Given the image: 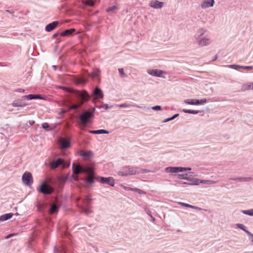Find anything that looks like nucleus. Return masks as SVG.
<instances>
[{
  "mask_svg": "<svg viewBox=\"0 0 253 253\" xmlns=\"http://www.w3.org/2000/svg\"><path fill=\"white\" fill-rule=\"evenodd\" d=\"M61 88L70 93L71 97L75 98L76 99H75V101H79L78 103L73 104L70 105L69 107V110L77 109L81 107L84 102H86L90 99V96L85 90L80 91L63 86Z\"/></svg>",
  "mask_w": 253,
  "mask_h": 253,
  "instance_id": "1",
  "label": "nucleus"
},
{
  "mask_svg": "<svg viewBox=\"0 0 253 253\" xmlns=\"http://www.w3.org/2000/svg\"><path fill=\"white\" fill-rule=\"evenodd\" d=\"M95 108H93L92 110H86L79 116V119L82 124L85 125L91 122V119L94 117Z\"/></svg>",
  "mask_w": 253,
  "mask_h": 253,
  "instance_id": "2",
  "label": "nucleus"
},
{
  "mask_svg": "<svg viewBox=\"0 0 253 253\" xmlns=\"http://www.w3.org/2000/svg\"><path fill=\"white\" fill-rule=\"evenodd\" d=\"M91 199L89 196H86L84 199L83 200V205L79 207V209L82 213L85 215H88L92 212L90 210Z\"/></svg>",
  "mask_w": 253,
  "mask_h": 253,
  "instance_id": "3",
  "label": "nucleus"
},
{
  "mask_svg": "<svg viewBox=\"0 0 253 253\" xmlns=\"http://www.w3.org/2000/svg\"><path fill=\"white\" fill-rule=\"evenodd\" d=\"M37 190L39 192L43 195H50L54 192L55 189L44 181L37 187Z\"/></svg>",
  "mask_w": 253,
  "mask_h": 253,
  "instance_id": "4",
  "label": "nucleus"
},
{
  "mask_svg": "<svg viewBox=\"0 0 253 253\" xmlns=\"http://www.w3.org/2000/svg\"><path fill=\"white\" fill-rule=\"evenodd\" d=\"M137 168L131 166H125L122 168L121 170L118 172V174L120 176H127L139 173L140 170H137Z\"/></svg>",
  "mask_w": 253,
  "mask_h": 253,
  "instance_id": "5",
  "label": "nucleus"
},
{
  "mask_svg": "<svg viewBox=\"0 0 253 253\" xmlns=\"http://www.w3.org/2000/svg\"><path fill=\"white\" fill-rule=\"evenodd\" d=\"M96 179L102 184L106 183L112 187L114 186L115 184V180L112 177H104L98 176L96 177Z\"/></svg>",
  "mask_w": 253,
  "mask_h": 253,
  "instance_id": "6",
  "label": "nucleus"
},
{
  "mask_svg": "<svg viewBox=\"0 0 253 253\" xmlns=\"http://www.w3.org/2000/svg\"><path fill=\"white\" fill-rule=\"evenodd\" d=\"M22 180L27 186H30L33 183L32 175L30 172H25L22 175Z\"/></svg>",
  "mask_w": 253,
  "mask_h": 253,
  "instance_id": "7",
  "label": "nucleus"
},
{
  "mask_svg": "<svg viewBox=\"0 0 253 253\" xmlns=\"http://www.w3.org/2000/svg\"><path fill=\"white\" fill-rule=\"evenodd\" d=\"M184 103L186 104L196 105L199 104H202L207 102V99L205 98L202 99H189L184 100Z\"/></svg>",
  "mask_w": 253,
  "mask_h": 253,
  "instance_id": "8",
  "label": "nucleus"
},
{
  "mask_svg": "<svg viewBox=\"0 0 253 253\" xmlns=\"http://www.w3.org/2000/svg\"><path fill=\"white\" fill-rule=\"evenodd\" d=\"M25 100V98H24V96H23L21 99L13 101L12 103V105L14 107H24L28 105V103L26 102Z\"/></svg>",
  "mask_w": 253,
  "mask_h": 253,
  "instance_id": "9",
  "label": "nucleus"
},
{
  "mask_svg": "<svg viewBox=\"0 0 253 253\" xmlns=\"http://www.w3.org/2000/svg\"><path fill=\"white\" fill-rule=\"evenodd\" d=\"M215 3L214 0H203L201 3V7L203 9L212 7Z\"/></svg>",
  "mask_w": 253,
  "mask_h": 253,
  "instance_id": "10",
  "label": "nucleus"
},
{
  "mask_svg": "<svg viewBox=\"0 0 253 253\" xmlns=\"http://www.w3.org/2000/svg\"><path fill=\"white\" fill-rule=\"evenodd\" d=\"M64 160L62 159H57L50 163V167L51 169H55L58 168L59 166H61Z\"/></svg>",
  "mask_w": 253,
  "mask_h": 253,
  "instance_id": "11",
  "label": "nucleus"
},
{
  "mask_svg": "<svg viewBox=\"0 0 253 253\" xmlns=\"http://www.w3.org/2000/svg\"><path fill=\"white\" fill-rule=\"evenodd\" d=\"M148 73L149 75H152L153 76H155V77H162V75L165 72L160 70L152 69L151 70L148 71Z\"/></svg>",
  "mask_w": 253,
  "mask_h": 253,
  "instance_id": "12",
  "label": "nucleus"
},
{
  "mask_svg": "<svg viewBox=\"0 0 253 253\" xmlns=\"http://www.w3.org/2000/svg\"><path fill=\"white\" fill-rule=\"evenodd\" d=\"M150 6L154 8H161L164 5V2H161L157 0H153L151 1L149 3Z\"/></svg>",
  "mask_w": 253,
  "mask_h": 253,
  "instance_id": "13",
  "label": "nucleus"
},
{
  "mask_svg": "<svg viewBox=\"0 0 253 253\" xmlns=\"http://www.w3.org/2000/svg\"><path fill=\"white\" fill-rule=\"evenodd\" d=\"M197 42L198 44L201 46L209 45L211 43V41L208 38L197 39L196 38Z\"/></svg>",
  "mask_w": 253,
  "mask_h": 253,
  "instance_id": "14",
  "label": "nucleus"
},
{
  "mask_svg": "<svg viewBox=\"0 0 253 253\" xmlns=\"http://www.w3.org/2000/svg\"><path fill=\"white\" fill-rule=\"evenodd\" d=\"M85 160H89L93 155V153L91 151H86L81 153L80 155Z\"/></svg>",
  "mask_w": 253,
  "mask_h": 253,
  "instance_id": "15",
  "label": "nucleus"
},
{
  "mask_svg": "<svg viewBox=\"0 0 253 253\" xmlns=\"http://www.w3.org/2000/svg\"><path fill=\"white\" fill-rule=\"evenodd\" d=\"M93 94L95 95L97 97V98L99 99H103L104 97V94L103 93L102 91L98 87H96L94 88Z\"/></svg>",
  "mask_w": 253,
  "mask_h": 253,
  "instance_id": "16",
  "label": "nucleus"
},
{
  "mask_svg": "<svg viewBox=\"0 0 253 253\" xmlns=\"http://www.w3.org/2000/svg\"><path fill=\"white\" fill-rule=\"evenodd\" d=\"M58 23V21H53L47 24L45 27V31L47 32H51L57 26Z\"/></svg>",
  "mask_w": 253,
  "mask_h": 253,
  "instance_id": "17",
  "label": "nucleus"
},
{
  "mask_svg": "<svg viewBox=\"0 0 253 253\" xmlns=\"http://www.w3.org/2000/svg\"><path fill=\"white\" fill-rule=\"evenodd\" d=\"M93 171V169L92 167L89 166L84 167L81 166V173H87L89 174L91 173Z\"/></svg>",
  "mask_w": 253,
  "mask_h": 253,
  "instance_id": "18",
  "label": "nucleus"
},
{
  "mask_svg": "<svg viewBox=\"0 0 253 253\" xmlns=\"http://www.w3.org/2000/svg\"><path fill=\"white\" fill-rule=\"evenodd\" d=\"M94 173L93 171L91 173L88 174V177L84 179V181L86 184H92L94 182V179L96 177L94 176Z\"/></svg>",
  "mask_w": 253,
  "mask_h": 253,
  "instance_id": "19",
  "label": "nucleus"
},
{
  "mask_svg": "<svg viewBox=\"0 0 253 253\" xmlns=\"http://www.w3.org/2000/svg\"><path fill=\"white\" fill-rule=\"evenodd\" d=\"M59 209V207L57 205L52 204L50 206L49 213L51 214L56 213L58 211Z\"/></svg>",
  "mask_w": 253,
  "mask_h": 253,
  "instance_id": "20",
  "label": "nucleus"
},
{
  "mask_svg": "<svg viewBox=\"0 0 253 253\" xmlns=\"http://www.w3.org/2000/svg\"><path fill=\"white\" fill-rule=\"evenodd\" d=\"M230 180H234V181H239L240 182H247L253 180V178L251 177H232L229 178Z\"/></svg>",
  "mask_w": 253,
  "mask_h": 253,
  "instance_id": "21",
  "label": "nucleus"
},
{
  "mask_svg": "<svg viewBox=\"0 0 253 253\" xmlns=\"http://www.w3.org/2000/svg\"><path fill=\"white\" fill-rule=\"evenodd\" d=\"M61 147L62 149H66L70 146V139H62L60 142Z\"/></svg>",
  "mask_w": 253,
  "mask_h": 253,
  "instance_id": "22",
  "label": "nucleus"
},
{
  "mask_svg": "<svg viewBox=\"0 0 253 253\" xmlns=\"http://www.w3.org/2000/svg\"><path fill=\"white\" fill-rule=\"evenodd\" d=\"M13 215L12 213H5L0 216V222H3L10 219Z\"/></svg>",
  "mask_w": 253,
  "mask_h": 253,
  "instance_id": "23",
  "label": "nucleus"
},
{
  "mask_svg": "<svg viewBox=\"0 0 253 253\" xmlns=\"http://www.w3.org/2000/svg\"><path fill=\"white\" fill-rule=\"evenodd\" d=\"M76 30L74 28L67 29L64 32L60 33V35L62 37L70 36L72 35L73 33Z\"/></svg>",
  "mask_w": 253,
  "mask_h": 253,
  "instance_id": "24",
  "label": "nucleus"
},
{
  "mask_svg": "<svg viewBox=\"0 0 253 253\" xmlns=\"http://www.w3.org/2000/svg\"><path fill=\"white\" fill-rule=\"evenodd\" d=\"M80 169H81V165H76L75 163L73 164L72 170H73V172L74 174H79L81 173Z\"/></svg>",
  "mask_w": 253,
  "mask_h": 253,
  "instance_id": "25",
  "label": "nucleus"
},
{
  "mask_svg": "<svg viewBox=\"0 0 253 253\" xmlns=\"http://www.w3.org/2000/svg\"><path fill=\"white\" fill-rule=\"evenodd\" d=\"M116 106H118L120 108H127V107H129L130 106H133V107H136L137 108H143L142 107H141L138 105H137L136 104L131 105L129 104L124 103V104H121L120 105H116Z\"/></svg>",
  "mask_w": 253,
  "mask_h": 253,
  "instance_id": "26",
  "label": "nucleus"
},
{
  "mask_svg": "<svg viewBox=\"0 0 253 253\" xmlns=\"http://www.w3.org/2000/svg\"><path fill=\"white\" fill-rule=\"evenodd\" d=\"M89 132L91 134H108L109 131L105 129H98L95 130H90Z\"/></svg>",
  "mask_w": 253,
  "mask_h": 253,
  "instance_id": "27",
  "label": "nucleus"
},
{
  "mask_svg": "<svg viewBox=\"0 0 253 253\" xmlns=\"http://www.w3.org/2000/svg\"><path fill=\"white\" fill-rule=\"evenodd\" d=\"M167 173H177V167H169L165 169Z\"/></svg>",
  "mask_w": 253,
  "mask_h": 253,
  "instance_id": "28",
  "label": "nucleus"
},
{
  "mask_svg": "<svg viewBox=\"0 0 253 253\" xmlns=\"http://www.w3.org/2000/svg\"><path fill=\"white\" fill-rule=\"evenodd\" d=\"M182 112L185 113L191 114H197L200 113L201 111H197V110H188V109H183Z\"/></svg>",
  "mask_w": 253,
  "mask_h": 253,
  "instance_id": "29",
  "label": "nucleus"
},
{
  "mask_svg": "<svg viewBox=\"0 0 253 253\" xmlns=\"http://www.w3.org/2000/svg\"><path fill=\"white\" fill-rule=\"evenodd\" d=\"M200 182L203 184H215L217 183V181H213V180H201L200 181Z\"/></svg>",
  "mask_w": 253,
  "mask_h": 253,
  "instance_id": "30",
  "label": "nucleus"
},
{
  "mask_svg": "<svg viewBox=\"0 0 253 253\" xmlns=\"http://www.w3.org/2000/svg\"><path fill=\"white\" fill-rule=\"evenodd\" d=\"M242 213L244 214L253 216V209H251L249 210H244L242 211Z\"/></svg>",
  "mask_w": 253,
  "mask_h": 253,
  "instance_id": "31",
  "label": "nucleus"
},
{
  "mask_svg": "<svg viewBox=\"0 0 253 253\" xmlns=\"http://www.w3.org/2000/svg\"><path fill=\"white\" fill-rule=\"evenodd\" d=\"M118 7V5L116 4L113 6L109 7L106 9V12H113L115 10H116Z\"/></svg>",
  "mask_w": 253,
  "mask_h": 253,
  "instance_id": "32",
  "label": "nucleus"
},
{
  "mask_svg": "<svg viewBox=\"0 0 253 253\" xmlns=\"http://www.w3.org/2000/svg\"><path fill=\"white\" fill-rule=\"evenodd\" d=\"M83 3L85 4L90 6H93L94 5V2L92 0H86L85 1H84Z\"/></svg>",
  "mask_w": 253,
  "mask_h": 253,
  "instance_id": "33",
  "label": "nucleus"
},
{
  "mask_svg": "<svg viewBox=\"0 0 253 253\" xmlns=\"http://www.w3.org/2000/svg\"><path fill=\"white\" fill-rule=\"evenodd\" d=\"M90 77L92 78H95L98 77L99 76V71L98 70H95L92 73L90 74Z\"/></svg>",
  "mask_w": 253,
  "mask_h": 253,
  "instance_id": "34",
  "label": "nucleus"
},
{
  "mask_svg": "<svg viewBox=\"0 0 253 253\" xmlns=\"http://www.w3.org/2000/svg\"><path fill=\"white\" fill-rule=\"evenodd\" d=\"M253 83L250 84H244L242 86V88L243 89H253Z\"/></svg>",
  "mask_w": 253,
  "mask_h": 253,
  "instance_id": "35",
  "label": "nucleus"
},
{
  "mask_svg": "<svg viewBox=\"0 0 253 253\" xmlns=\"http://www.w3.org/2000/svg\"><path fill=\"white\" fill-rule=\"evenodd\" d=\"M231 68L234 69L237 71H240L242 68V66H240L239 65L232 64L230 65Z\"/></svg>",
  "mask_w": 253,
  "mask_h": 253,
  "instance_id": "36",
  "label": "nucleus"
},
{
  "mask_svg": "<svg viewBox=\"0 0 253 253\" xmlns=\"http://www.w3.org/2000/svg\"><path fill=\"white\" fill-rule=\"evenodd\" d=\"M236 226H237V227H238L239 228H240L241 230H243L246 233V231H248L247 230H246V226L244 224H243L237 223L236 224Z\"/></svg>",
  "mask_w": 253,
  "mask_h": 253,
  "instance_id": "37",
  "label": "nucleus"
},
{
  "mask_svg": "<svg viewBox=\"0 0 253 253\" xmlns=\"http://www.w3.org/2000/svg\"><path fill=\"white\" fill-rule=\"evenodd\" d=\"M145 211H146V212L147 214L148 215H149V216H150V217L151 218L152 220L153 221H154L155 220V218H154V217L152 215V214H151V212L150 210L149 209H147V208H145Z\"/></svg>",
  "mask_w": 253,
  "mask_h": 253,
  "instance_id": "38",
  "label": "nucleus"
},
{
  "mask_svg": "<svg viewBox=\"0 0 253 253\" xmlns=\"http://www.w3.org/2000/svg\"><path fill=\"white\" fill-rule=\"evenodd\" d=\"M246 233L248 235L249 239L253 243V234L249 231H247Z\"/></svg>",
  "mask_w": 253,
  "mask_h": 253,
  "instance_id": "39",
  "label": "nucleus"
},
{
  "mask_svg": "<svg viewBox=\"0 0 253 253\" xmlns=\"http://www.w3.org/2000/svg\"><path fill=\"white\" fill-rule=\"evenodd\" d=\"M206 30L204 29H200L198 31V34H199V36L201 37L205 33Z\"/></svg>",
  "mask_w": 253,
  "mask_h": 253,
  "instance_id": "40",
  "label": "nucleus"
},
{
  "mask_svg": "<svg viewBox=\"0 0 253 253\" xmlns=\"http://www.w3.org/2000/svg\"><path fill=\"white\" fill-rule=\"evenodd\" d=\"M253 69V67L252 66H242V69L247 70V71H251Z\"/></svg>",
  "mask_w": 253,
  "mask_h": 253,
  "instance_id": "41",
  "label": "nucleus"
},
{
  "mask_svg": "<svg viewBox=\"0 0 253 253\" xmlns=\"http://www.w3.org/2000/svg\"><path fill=\"white\" fill-rule=\"evenodd\" d=\"M33 94H29V95H24V98H25V99H27V100H32V99H33Z\"/></svg>",
  "mask_w": 253,
  "mask_h": 253,
  "instance_id": "42",
  "label": "nucleus"
},
{
  "mask_svg": "<svg viewBox=\"0 0 253 253\" xmlns=\"http://www.w3.org/2000/svg\"><path fill=\"white\" fill-rule=\"evenodd\" d=\"M119 72L121 76L125 77H126V75L124 73V69L123 68H119L118 69Z\"/></svg>",
  "mask_w": 253,
  "mask_h": 253,
  "instance_id": "43",
  "label": "nucleus"
},
{
  "mask_svg": "<svg viewBox=\"0 0 253 253\" xmlns=\"http://www.w3.org/2000/svg\"><path fill=\"white\" fill-rule=\"evenodd\" d=\"M179 204L183 207L191 208V205L184 203L179 202Z\"/></svg>",
  "mask_w": 253,
  "mask_h": 253,
  "instance_id": "44",
  "label": "nucleus"
},
{
  "mask_svg": "<svg viewBox=\"0 0 253 253\" xmlns=\"http://www.w3.org/2000/svg\"><path fill=\"white\" fill-rule=\"evenodd\" d=\"M70 165V162H65L64 161L63 164L61 165L63 168H66L69 167Z\"/></svg>",
  "mask_w": 253,
  "mask_h": 253,
  "instance_id": "45",
  "label": "nucleus"
},
{
  "mask_svg": "<svg viewBox=\"0 0 253 253\" xmlns=\"http://www.w3.org/2000/svg\"><path fill=\"white\" fill-rule=\"evenodd\" d=\"M112 106H109L108 104H105L103 106L99 107V108H100L102 107L104 108L105 110H107L108 109L112 108Z\"/></svg>",
  "mask_w": 253,
  "mask_h": 253,
  "instance_id": "46",
  "label": "nucleus"
},
{
  "mask_svg": "<svg viewBox=\"0 0 253 253\" xmlns=\"http://www.w3.org/2000/svg\"><path fill=\"white\" fill-rule=\"evenodd\" d=\"M185 171V168L183 167H177V173Z\"/></svg>",
  "mask_w": 253,
  "mask_h": 253,
  "instance_id": "47",
  "label": "nucleus"
},
{
  "mask_svg": "<svg viewBox=\"0 0 253 253\" xmlns=\"http://www.w3.org/2000/svg\"><path fill=\"white\" fill-rule=\"evenodd\" d=\"M186 175H187V174L186 175H184V174H178V177L179 179H188V178H187Z\"/></svg>",
  "mask_w": 253,
  "mask_h": 253,
  "instance_id": "48",
  "label": "nucleus"
},
{
  "mask_svg": "<svg viewBox=\"0 0 253 253\" xmlns=\"http://www.w3.org/2000/svg\"><path fill=\"white\" fill-rule=\"evenodd\" d=\"M151 109L153 110H155V111H159V110H161V107L160 106H159V105H157V106H154V107H152L151 108Z\"/></svg>",
  "mask_w": 253,
  "mask_h": 253,
  "instance_id": "49",
  "label": "nucleus"
},
{
  "mask_svg": "<svg viewBox=\"0 0 253 253\" xmlns=\"http://www.w3.org/2000/svg\"><path fill=\"white\" fill-rule=\"evenodd\" d=\"M33 99H42L43 98V97L40 94H33Z\"/></svg>",
  "mask_w": 253,
  "mask_h": 253,
  "instance_id": "50",
  "label": "nucleus"
},
{
  "mask_svg": "<svg viewBox=\"0 0 253 253\" xmlns=\"http://www.w3.org/2000/svg\"><path fill=\"white\" fill-rule=\"evenodd\" d=\"M201 180H200V179H196V178L194 179H193L194 183H193V184H194V185H199V184H200V183H201L200 182V181H201Z\"/></svg>",
  "mask_w": 253,
  "mask_h": 253,
  "instance_id": "51",
  "label": "nucleus"
},
{
  "mask_svg": "<svg viewBox=\"0 0 253 253\" xmlns=\"http://www.w3.org/2000/svg\"><path fill=\"white\" fill-rule=\"evenodd\" d=\"M42 127L44 129H47L49 127V125L47 123H44L42 124Z\"/></svg>",
  "mask_w": 253,
  "mask_h": 253,
  "instance_id": "52",
  "label": "nucleus"
},
{
  "mask_svg": "<svg viewBox=\"0 0 253 253\" xmlns=\"http://www.w3.org/2000/svg\"><path fill=\"white\" fill-rule=\"evenodd\" d=\"M191 209H193L198 211H202L203 209L200 207L191 205Z\"/></svg>",
  "mask_w": 253,
  "mask_h": 253,
  "instance_id": "53",
  "label": "nucleus"
},
{
  "mask_svg": "<svg viewBox=\"0 0 253 253\" xmlns=\"http://www.w3.org/2000/svg\"><path fill=\"white\" fill-rule=\"evenodd\" d=\"M126 189L130 190V191H133L136 192L137 188L128 187V188H126Z\"/></svg>",
  "mask_w": 253,
  "mask_h": 253,
  "instance_id": "54",
  "label": "nucleus"
},
{
  "mask_svg": "<svg viewBox=\"0 0 253 253\" xmlns=\"http://www.w3.org/2000/svg\"><path fill=\"white\" fill-rule=\"evenodd\" d=\"M37 208L39 210L41 211L42 210V209L43 208V206L40 203H39L38 204V205L37 206Z\"/></svg>",
  "mask_w": 253,
  "mask_h": 253,
  "instance_id": "55",
  "label": "nucleus"
},
{
  "mask_svg": "<svg viewBox=\"0 0 253 253\" xmlns=\"http://www.w3.org/2000/svg\"><path fill=\"white\" fill-rule=\"evenodd\" d=\"M137 193L140 194H145V192L138 188H137L136 192Z\"/></svg>",
  "mask_w": 253,
  "mask_h": 253,
  "instance_id": "56",
  "label": "nucleus"
},
{
  "mask_svg": "<svg viewBox=\"0 0 253 253\" xmlns=\"http://www.w3.org/2000/svg\"><path fill=\"white\" fill-rule=\"evenodd\" d=\"M87 82V80L84 79V78H83V79H81L80 80V81H79V83H81V84H84L86 82Z\"/></svg>",
  "mask_w": 253,
  "mask_h": 253,
  "instance_id": "57",
  "label": "nucleus"
},
{
  "mask_svg": "<svg viewBox=\"0 0 253 253\" xmlns=\"http://www.w3.org/2000/svg\"><path fill=\"white\" fill-rule=\"evenodd\" d=\"M172 118H171V117H170V118H167V119H166L162 121V122H163V123H167V122H169V121H172Z\"/></svg>",
  "mask_w": 253,
  "mask_h": 253,
  "instance_id": "58",
  "label": "nucleus"
},
{
  "mask_svg": "<svg viewBox=\"0 0 253 253\" xmlns=\"http://www.w3.org/2000/svg\"><path fill=\"white\" fill-rule=\"evenodd\" d=\"M15 234H8V235H7L6 237H5V239H9L10 238L14 236Z\"/></svg>",
  "mask_w": 253,
  "mask_h": 253,
  "instance_id": "59",
  "label": "nucleus"
},
{
  "mask_svg": "<svg viewBox=\"0 0 253 253\" xmlns=\"http://www.w3.org/2000/svg\"><path fill=\"white\" fill-rule=\"evenodd\" d=\"M59 35H60V33L59 32H57L53 35L52 38L55 39Z\"/></svg>",
  "mask_w": 253,
  "mask_h": 253,
  "instance_id": "60",
  "label": "nucleus"
},
{
  "mask_svg": "<svg viewBox=\"0 0 253 253\" xmlns=\"http://www.w3.org/2000/svg\"><path fill=\"white\" fill-rule=\"evenodd\" d=\"M178 116H179V114H174L173 116H172L171 117V118H172V120H174V119H175L176 118H177Z\"/></svg>",
  "mask_w": 253,
  "mask_h": 253,
  "instance_id": "61",
  "label": "nucleus"
},
{
  "mask_svg": "<svg viewBox=\"0 0 253 253\" xmlns=\"http://www.w3.org/2000/svg\"><path fill=\"white\" fill-rule=\"evenodd\" d=\"M16 92H24V90L23 89L18 88V89L16 90Z\"/></svg>",
  "mask_w": 253,
  "mask_h": 253,
  "instance_id": "62",
  "label": "nucleus"
},
{
  "mask_svg": "<svg viewBox=\"0 0 253 253\" xmlns=\"http://www.w3.org/2000/svg\"><path fill=\"white\" fill-rule=\"evenodd\" d=\"M29 123L31 126H32L35 124V122L34 121L31 120L29 121Z\"/></svg>",
  "mask_w": 253,
  "mask_h": 253,
  "instance_id": "63",
  "label": "nucleus"
},
{
  "mask_svg": "<svg viewBox=\"0 0 253 253\" xmlns=\"http://www.w3.org/2000/svg\"><path fill=\"white\" fill-rule=\"evenodd\" d=\"M53 251L54 253H57L59 251V250H58V249L56 247H54Z\"/></svg>",
  "mask_w": 253,
  "mask_h": 253,
  "instance_id": "64",
  "label": "nucleus"
}]
</instances>
